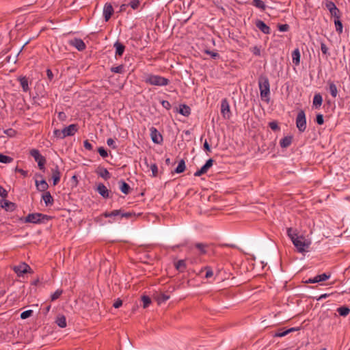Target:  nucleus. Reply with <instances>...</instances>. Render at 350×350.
<instances>
[{"label": "nucleus", "mask_w": 350, "mask_h": 350, "mask_svg": "<svg viewBox=\"0 0 350 350\" xmlns=\"http://www.w3.org/2000/svg\"><path fill=\"white\" fill-rule=\"evenodd\" d=\"M258 86L261 99L268 103L270 100V84L266 75H262L258 77Z\"/></svg>", "instance_id": "nucleus-1"}, {"label": "nucleus", "mask_w": 350, "mask_h": 350, "mask_svg": "<svg viewBox=\"0 0 350 350\" xmlns=\"http://www.w3.org/2000/svg\"><path fill=\"white\" fill-rule=\"evenodd\" d=\"M51 216L40 213H29L25 217H21L20 220L24 223H31L39 224L45 223L46 221L51 220Z\"/></svg>", "instance_id": "nucleus-2"}, {"label": "nucleus", "mask_w": 350, "mask_h": 350, "mask_svg": "<svg viewBox=\"0 0 350 350\" xmlns=\"http://www.w3.org/2000/svg\"><path fill=\"white\" fill-rule=\"evenodd\" d=\"M145 82L152 85L165 86L169 84L170 80L159 75L150 74L146 77Z\"/></svg>", "instance_id": "nucleus-3"}, {"label": "nucleus", "mask_w": 350, "mask_h": 350, "mask_svg": "<svg viewBox=\"0 0 350 350\" xmlns=\"http://www.w3.org/2000/svg\"><path fill=\"white\" fill-rule=\"evenodd\" d=\"M29 154L31 157H33L35 161L38 163V167L40 170L44 171L45 170V164L46 160L44 157H43L40 151L37 149H31L29 152Z\"/></svg>", "instance_id": "nucleus-4"}, {"label": "nucleus", "mask_w": 350, "mask_h": 350, "mask_svg": "<svg viewBox=\"0 0 350 350\" xmlns=\"http://www.w3.org/2000/svg\"><path fill=\"white\" fill-rule=\"evenodd\" d=\"M296 126L299 131L303 133L306 129V118L304 110L301 109L296 118Z\"/></svg>", "instance_id": "nucleus-5"}, {"label": "nucleus", "mask_w": 350, "mask_h": 350, "mask_svg": "<svg viewBox=\"0 0 350 350\" xmlns=\"http://www.w3.org/2000/svg\"><path fill=\"white\" fill-rule=\"evenodd\" d=\"M293 243L297 249V251L301 253L306 252V248L310 245V243L306 241L304 237L302 236L297 237L296 239L293 240Z\"/></svg>", "instance_id": "nucleus-6"}, {"label": "nucleus", "mask_w": 350, "mask_h": 350, "mask_svg": "<svg viewBox=\"0 0 350 350\" xmlns=\"http://www.w3.org/2000/svg\"><path fill=\"white\" fill-rule=\"evenodd\" d=\"M221 113L225 120H229L231 117L230 107L227 98H224L221 100Z\"/></svg>", "instance_id": "nucleus-7"}, {"label": "nucleus", "mask_w": 350, "mask_h": 350, "mask_svg": "<svg viewBox=\"0 0 350 350\" xmlns=\"http://www.w3.org/2000/svg\"><path fill=\"white\" fill-rule=\"evenodd\" d=\"M13 270L18 276H22L23 274L30 272L31 269L27 264L23 262L18 266H14Z\"/></svg>", "instance_id": "nucleus-8"}, {"label": "nucleus", "mask_w": 350, "mask_h": 350, "mask_svg": "<svg viewBox=\"0 0 350 350\" xmlns=\"http://www.w3.org/2000/svg\"><path fill=\"white\" fill-rule=\"evenodd\" d=\"M150 137L152 142L155 144H161L163 141V137L161 133L157 131V129L154 127H151L150 129Z\"/></svg>", "instance_id": "nucleus-9"}, {"label": "nucleus", "mask_w": 350, "mask_h": 350, "mask_svg": "<svg viewBox=\"0 0 350 350\" xmlns=\"http://www.w3.org/2000/svg\"><path fill=\"white\" fill-rule=\"evenodd\" d=\"M113 12L112 5L110 3H106L103 8V16L106 22L110 19Z\"/></svg>", "instance_id": "nucleus-10"}, {"label": "nucleus", "mask_w": 350, "mask_h": 350, "mask_svg": "<svg viewBox=\"0 0 350 350\" xmlns=\"http://www.w3.org/2000/svg\"><path fill=\"white\" fill-rule=\"evenodd\" d=\"M77 130H78L77 124H70L68 126L63 129L62 130V133H63V135L64 136V137H66L68 136L74 135L75 133L77 131Z\"/></svg>", "instance_id": "nucleus-11"}, {"label": "nucleus", "mask_w": 350, "mask_h": 350, "mask_svg": "<svg viewBox=\"0 0 350 350\" xmlns=\"http://www.w3.org/2000/svg\"><path fill=\"white\" fill-rule=\"evenodd\" d=\"M51 172H52V179H53V185L54 186L57 185L61 178V172L59 171V168L58 165H55V166L53 168H51Z\"/></svg>", "instance_id": "nucleus-12"}, {"label": "nucleus", "mask_w": 350, "mask_h": 350, "mask_svg": "<svg viewBox=\"0 0 350 350\" xmlns=\"http://www.w3.org/2000/svg\"><path fill=\"white\" fill-rule=\"evenodd\" d=\"M330 277L329 274H327L325 273L316 275L313 278H310L306 281V283H317L320 282H323L329 279Z\"/></svg>", "instance_id": "nucleus-13"}, {"label": "nucleus", "mask_w": 350, "mask_h": 350, "mask_svg": "<svg viewBox=\"0 0 350 350\" xmlns=\"http://www.w3.org/2000/svg\"><path fill=\"white\" fill-rule=\"evenodd\" d=\"M70 44L75 46L78 51H82L85 49L84 42L79 38H75L70 41Z\"/></svg>", "instance_id": "nucleus-14"}, {"label": "nucleus", "mask_w": 350, "mask_h": 350, "mask_svg": "<svg viewBox=\"0 0 350 350\" xmlns=\"http://www.w3.org/2000/svg\"><path fill=\"white\" fill-rule=\"evenodd\" d=\"M255 25L258 29H259L262 33L265 34H269L271 33V29L267 26L262 21L256 20Z\"/></svg>", "instance_id": "nucleus-15"}, {"label": "nucleus", "mask_w": 350, "mask_h": 350, "mask_svg": "<svg viewBox=\"0 0 350 350\" xmlns=\"http://www.w3.org/2000/svg\"><path fill=\"white\" fill-rule=\"evenodd\" d=\"M113 47L116 49V57L122 56L125 50V46L118 40L113 44Z\"/></svg>", "instance_id": "nucleus-16"}, {"label": "nucleus", "mask_w": 350, "mask_h": 350, "mask_svg": "<svg viewBox=\"0 0 350 350\" xmlns=\"http://www.w3.org/2000/svg\"><path fill=\"white\" fill-rule=\"evenodd\" d=\"M154 298L156 299V301H157L158 304H161L162 303L166 301L167 300H168L170 299V295H167V294H165L162 292H159V293H157L155 295H154Z\"/></svg>", "instance_id": "nucleus-17"}, {"label": "nucleus", "mask_w": 350, "mask_h": 350, "mask_svg": "<svg viewBox=\"0 0 350 350\" xmlns=\"http://www.w3.org/2000/svg\"><path fill=\"white\" fill-rule=\"evenodd\" d=\"M97 191L104 198H107L109 197V191L107 189V188L103 183L98 184V185L97 187Z\"/></svg>", "instance_id": "nucleus-18"}, {"label": "nucleus", "mask_w": 350, "mask_h": 350, "mask_svg": "<svg viewBox=\"0 0 350 350\" xmlns=\"http://www.w3.org/2000/svg\"><path fill=\"white\" fill-rule=\"evenodd\" d=\"M6 211H13L16 209V205L15 203L10 202L8 200H4L1 206Z\"/></svg>", "instance_id": "nucleus-19"}, {"label": "nucleus", "mask_w": 350, "mask_h": 350, "mask_svg": "<svg viewBox=\"0 0 350 350\" xmlns=\"http://www.w3.org/2000/svg\"><path fill=\"white\" fill-rule=\"evenodd\" d=\"M36 186L37 187V189L40 191H46L47 189L49 188V185L46 182L45 180H42L40 181L36 180Z\"/></svg>", "instance_id": "nucleus-20"}, {"label": "nucleus", "mask_w": 350, "mask_h": 350, "mask_svg": "<svg viewBox=\"0 0 350 350\" xmlns=\"http://www.w3.org/2000/svg\"><path fill=\"white\" fill-rule=\"evenodd\" d=\"M42 198L44 201L46 206L53 205L54 200L49 191H45Z\"/></svg>", "instance_id": "nucleus-21"}, {"label": "nucleus", "mask_w": 350, "mask_h": 350, "mask_svg": "<svg viewBox=\"0 0 350 350\" xmlns=\"http://www.w3.org/2000/svg\"><path fill=\"white\" fill-rule=\"evenodd\" d=\"M119 185H120V189L124 194L127 195L130 193L131 187L129 184H127L124 180H121L119 181Z\"/></svg>", "instance_id": "nucleus-22"}, {"label": "nucleus", "mask_w": 350, "mask_h": 350, "mask_svg": "<svg viewBox=\"0 0 350 350\" xmlns=\"http://www.w3.org/2000/svg\"><path fill=\"white\" fill-rule=\"evenodd\" d=\"M292 141V136H286L280 140V145L282 148H287L291 144Z\"/></svg>", "instance_id": "nucleus-23"}, {"label": "nucleus", "mask_w": 350, "mask_h": 350, "mask_svg": "<svg viewBox=\"0 0 350 350\" xmlns=\"http://www.w3.org/2000/svg\"><path fill=\"white\" fill-rule=\"evenodd\" d=\"M178 112L184 116H189L191 113V109L187 105L183 104L180 105Z\"/></svg>", "instance_id": "nucleus-24"}, {"label": "nucleus", "mask_w": 350, "mask_h": 350, "mask_svg": "<svg viewBox=\"0 0 350 350\" xmlns=\"http://www.w3.org/2000/svg\"><path fill=\"white\" fill-rule=\"evenodd\" d=\"M292 59L293 62L296 66L299 65L300 63V52L298 49L294 50L292 53Z\"/></svg>", "instance_id": "nucleus-25"}, {"label": "nucleus", "mask_w": 350, "mask_h": 350, "mask_svg": "<svg viewBox=\"0 0 350 350\" xmlns=\"http://www.w3.org/2000/svg\"><path fill=\"white\" fill-rule=\"evenodd\" d=\"M175 268L180 272H183L186 269V262L185 260H179L174 264Z\"/></svg>", "instance_id": "nucleus-26"}, {"label": "nucleus", "mask_w": 350, "mask_h": 350, "mask_svg": "<svg viewBox=\"0 0 350 350\" xmlns=\"http://www.w3.org/2000/svg\"><path fill=\"white\" fill-rule=\"evenodd\" d=\"M322 103H323L322 96L319 93L316 94L313 98V105L316 108H319L322 105Z\"/></svg>", "instance_id": "nucleus-27"}, {"label": "nucleus", "mask_w": 350, "mask_h": 350, "mask_svg": "<svg viewBox=\"0 0 350 350\" xmlns=\"http://www.w3.org/2000/svg\"><path fill=\"white\" fill-rule=\"evenodd\" d=\"M22 87V89L24 92H27L29 91V85H28V80L26 77H21L18 79Z\"/></svg>", "instance_id": "nucleus-28"}, {"label": "nucleus", "mask_w": 350, "mask_h": 350, "mask_svg": "<svg viewBox=\"0 0 350 350\" xmlns=\"http://www.w3.org/2000/svg\"><path fill=\"white\" fill-rule=\"evenodd\" d=\"M328 83L330 94L332 95V97L336 98L338 94V90L336 85L334 83V82L329 81Z\"/></svg>", "instance_id": "nucleus-29"}, {"label": "nucleus", "mask_w": 350, "mask_h": 350, "mask_svg": "<svg viewBox=\"0 0 350 350\" xmlns=\"http://www.w3.org/2000/svg\"><path fill=\"white\" fill-rule=\"evenodd\" d=\"M55 322L62 328L66 327V319L64 315L58 316Z\"/></svg>", "instance_id": "nucleus-30"}, {"label": "nucleus", "mask_w": 350, "mask_h": 350, "mask_svg": "<svg viewBox=\"0 0 350 350\" xmlns=\"http://www.w3.org/2000/svg\"><path fill=\"white\" fill-rule=\"evenodd\" d=\"M97 174L105 180H108L111 177L109 171L106 168L100 169V171H97Z\"/></svg>", "instance_id": "nucleus-31"}, {"label": "nucleus", "mask_w": 350, "mask_h": 350, "mask_svg": "<svg viewBox=\"0 0 350 350\" xmlns=\"http://www.w3.org/2000/svg\"><path fill=\"white\" fill-rule=\"evenodd\" d=\"M185 168H186L185 162L183 159H181L179 161L178 165L176 167V168L175 169L174 172L177 174H180V173L183 172L185 170Z\"/></svg>", "instance_id": "nucleus-32"}, {"label": "nucleus", "mask_w": 350, "mask_h": 350, "mask_svg": "<svg viewBox=\"0 0 350 350\" xmlns=\"http://www.w3.org/2000/svg\"><path fill=\"white\" fill-rule=\"evenodd\" d=\"M337 312L340 316L346 317L350 313V309L347 306H342L337 309Z\"/></svg>", "instance_id": "nucleus-33"}, {"label": "nucleus", "mask_w": 350, "mask_h": 350, "mask_svg": "<svg viewBox=\"0 0 350 350\" xmlns=\"http://www.w3.org/2000/svg\"><path fill=\"white\" fill-rule=\"evenodd\" d=\"M196 247L199 250L200 254H205L206 253V247H208V245L198 243L195 245Z\"/></svg>", "instance_id": "nucleus-34"}, {"label": "nucleus", "mask_w": 350, "mask_h": 350, "mask_svg": "<svg viewBox=\"0 0 350 350\" xmlns=\"http://www.w3.org/2000/svg\"><path fill=\"white\" fill-rule=\"evenodd\" d=\"M330 14L332 17L334 18V19L340 18L341 16V12L340 10L336 7L334 6L333 9H332L330 11Z\"/></svg>", "instance_id": "nucleus-35"}, {"label": "nucleus", "mask_w": 350, "mask_h": 350, "mask_svg": "<svg viewBox=\"0 0 350 350\" xmlns=\"http://www.w3.org/2000/svg\"><path fill=\"white\" fill-rule=\"evenodd\" d=\"M252 4L262 10H265L266 8V5L262 0H253Z\"/></svg>", "instance_id": "nucleus-36"}, {"label": "nucleus", "mask_w": 350, "mask_h": 350, "mask_svg": "<svg viewBox=\"0 0 350 350\" xmlns=\"http://www.w3.org/2000/svg\"><path fill=\"white\" fill-rule=\"evenodd\" d=\"M111 72L122 74L124 72V66L121 64L118 66H113L110 68Z\"/></svg>", "instance_id": "nucleus-37"}, {"label": "nucleus", "mask_w": 350, "mask_h": 350, "mask_svg": "<svg viewBox=\"0 0 350 350\" xmlns=\"http://www.w3.org/2000/svg\"><path fill=\"white\" fill-rule=\"evenodd\" d=\"M334 24L336 27V31L340 34L342 32V23L340 21V18L334 19Z\"/></svg>", "instance_id": "nucleus-38"}, {"label": "nucleus", "mask_w": 350, "mask_h": 350, "mask_svg": "<svg viewBox=\"0 0 350 350\" xmlns=\"http://www.w3.org/2000/svg\"><path fill=\"white\" fill-rule=\"evenodd\" d=\"M13 158L9 156L4 155L3 154H0V163H10L13 161Z\"/></svg>", "instance_id": "nucleus-39"}, {"label": "nucleus", "mask_w": 350, "mask_h": 350, "mask_svg": "<svg viewBox=\"0 0 350 350\" xmlns=\"http://www.w3.org/2000/svg\"><path fill=\"white\" fill-rule=\"evenodd\" d=\"M103 215L105 217H114V216H118V215H120L121 216V210H113V211L111 212H105Z\"/></svg>", "instance_id": "nucleus-40"}, {"label": "nucleus", "mask_w": 350, "mask_h": 350, "mask_svg": "<svg viewBox=\"0 0 350 350\" xmlns=\"http://www.w3.org/2000/svg\"><path fill=\"white\" fill-rule=\"evenodd\" d=\"M142 301H143V307L144 308H148L151 303V299L147 295H143Z\"/></svg>", "instance_id": "nucleus-41"}, {"label": "nucleus", "mask_w": 350, "mask_h": 350, "mask_svg": "<svg viewBox=\"0 0 350 350\" xmlns=\"http://www.w3.org/2000/svg\"><path fill=\"white\" fill-rule=\"evenodd\" d=\"M63 293V291L62 289H57L54 293H53L51 296V299L52 301L57 299Z\"/></svg>", "instance_id": "nucleus-42"}, {"label": "nucleus", "mask_w": 350, "mask_h": 350, "mask_svg": "<svg viewBox=\"0 0 350 350\" xmlns=\"http://www.w3.org/2000/svg\"><path fill=\"white\" fill-rule=\"evenodd\" d=\"M287 234L292 241L293 240H295L296 239L297 237H298L297 236V234L294 232L292 228H287Z\"/></svg>", "instance_id": "nucleus-43"}, {"label": "nucleus", "mask_w": 350, "mask_h": 350, "mask_svg": "<svg viewBox=\"0 0 350 350\" xmlns=\"http://www.w3.org/2000/svg\"><path fill=\"white\" fill-rule=\"evenodd\" d=\"M32 314H33V310H28L23 312L21 314V318L22 319H26L30 317L31 316H32Z\"/></svg>", "instance_id": "nucleus-44"}, {"label": "nucleus", "mask_w": 350, "mask_h": 350, "mask_svg": "<svg viewBox=\"0 0 350 350\" xmlns=\"http://www.w3.org/2000/svg\"><path fill=\"white\" fill-rule=\"evenodd\" d=\"M321 50L323 55H325L326 56L329 55V49L327 46V45L323 42L321 43Z\"/></svg>", "instance_id": "nucleus-45"}, {"label": "nucleus", "mask_w": 350, "mask_h": 350, "mask_svg": "<svg viewBox=\"0 0 350 350\" xmlns=\"http://www.w3.org/2000/svg\"><path fill=\"white\" fill-rule=\"evenodd\" d=\"M288 334L286 330L283 331L282 329H278L273 335L274 337H283Z\"/></svg>", "instance_id": "nucleus-46"}, {"label": "nucleus", "mask_w": 350, "mask_h": 350, "mask_svg": "<svg viewBox=\"0 0 350 350\" xmlns=\"http://www.w3.org/2000/svg\"><path fill=\"white\" fill-rule=\"evenodd\" d=\"M324 4H325V8L329 11H330L332 9H333L334 8V6H336L335 3L333 1H329V0H326L324 2Z\"/></svg>", "instance_id": "nucleus-47"}, {"label": "nucleus", "mask_w": 350, "mask_h": 350, "mask_svg": "<svg viewBox=\"0 0 350 350\" xmlns=\"http://www.w3.org/2000/svg\"><path fill=\"white\" fill-rule=\"evenodd\" d=\"M128 5H130L133 10H136L138 8V7L139 5V0H131Z\"/></svg>", "instance_id": "nucleus-48"}, {"label": "nucleus", "mask_w": 350, "mask_h": 350, "mask_svg": "<svg viewBox=\"0 0 350 350\" xmlns=\"http://www.w3.org/2000/svg\"><path fill=\"white\" fill-rule=\"evenodd\" d=\"M150 170L152 171V176L156 177L158 174V167L156 163L151 164Z\"/></svg>", "instance_id": "nucleus-49"}, {"label": "nucleus", "mask_w": 350, "mask_h": 350, "mask_svg": "<svg viewBox=\"0 0 350 350\" xmlns=\"http://www.w3.org/2000/svg\"><path fill=\"white\" fill-rule=\"evenodd\" d=\"M98 152L103 158H105L108 156L107 150L103 147H99L98 148Z\"/></svg>", "instance_id": "nucleus-50"}, {"label": "nucleus", "mask_w": 350, "mask_h": 350, "mask_svg": "<svg viewBox=\"0 0 350 350\" xmlns=\"http://www.w3.org/2000/svg\"><path fill=\"white\" fill-rule=\"evenodd\" d=\"M3 133H4V134L7 135L9 137H14L16 135V131L12 129H8L4 130Z\"/></svg>", "instance_id": "nucleus-51"}, {"label": "nucleus", "mask_w": 350, "mask_h": 350, "mask_svg": "<svg viewBox=\"0 0 350 350\" xmlns=\"http://www.w3.org/2000/svg\"><path fill=\"white\" fill-rule=\"evenodd\" d=\"M278 28L280 31H287L290 27L288 24H278Z\"/></svg>", "instance_id": "nucleus-52"}, {"label": "nucleus", "mask_w": 350, "mask_h": 350, "mask_svg": "<svg viewBox=\"0 0 350 350\" xmlns=\"http://www.w3.org/2000/svg\"><path fill=\"white\" fill-rule=\"evenodd\" d=\"M269 126L274 131H278L280 127L278 126V122L273 121L269 123Z\"/></svg>", "instance_id": "nucleus-53"}, {"label": "nucleus", "mask_w": 350, "mask_h": 350, "mask_svg": "<svg viewBox=\"0 0 350 350\" xmlns=\"http://www.w3.org/2000/svg\"><path fill=\"white\" fill-rule=\"evenodd\" d=\"M135 215L134 212L121 213V217H126L127 219L135 217Z\"/></svg>", "instance_id": "nucleus-54"}, {"label": "nucleus", "mask_w": 350, "mask_h": 350, "mask_svg": "<svg viewBox=\"0 0 350 350\" xmlns=\"http://www.w3.org/2000/svg\"><path fill=\"white\" fill-rule=\"evenodd\" d=\"M316 122L318 124L322 125L324 123L323 116L322 114H317L316 117Z\"/></svg>", "instance_id": "nucleus-55"}, {"label": "nucleus", "mask_w": 350, "mask_h": 350, "mask_svg": "<svg viewBox=\"0 0 350 350\" xmlns=\"http://www.w3.org/2000/svg\"><path fill=\"white\" fill-rule=\"evenodd\" d=\"M204 269L206 270V274H205V278H209L213 276V272L212 269L210 267H206L204 268Z\"/></svg>", "instance_id": "nucleus-56"}, {"label": "nucleus", "mask_w": 350, "mask_h": 350, "mask_svg": "<svg viewBox=\"0 0 350 350\" xmlns=\"http://www.w3.org/2000/svg\"><path fill=\"white\" fill-rule=\"evenodd\" d=\"M55 137L59 138V139H64L65 138L63 135V133H62V130L55 129L53 132Z\"/></svg>", "instance_id": "nucleus-57"}, {"label": "nucleus", "mask_w": 350, "mask_h": 350, "mask_svg": "<svg viewBox=\"0 0 350 350\" xmlns=\"http://www.w3.org/2000/svg\"><path fill=\"white\" fill-rule=\"evenodd\" d=\"M107 144L109 146L111 147L113 149H116L117 146L115 144V141L112 138H109L107 140Z\"/></svg>", "instance_id": "nucleus-58"}, {"label": "nucleus", "mask_w": 350, "mask_h": 350, "mask_svg": "<svg viewBox=\"0 0 350 350\" xmlns=\"http://www.w3.org/2000/svg\"><path fill=\"white\" fill-rule=\"evenodd\" d=\"M8 191L1 185H0V196L5 198L8 197Z\"/></svg>", "instance_id": "nucleus-59"}, {"label": "nucleus", "mask_w": 350, "mask_h": 350, "mask_svg": "<svg viewBox=\"0 0 350 350\" xmlns=\"http://www.w3.org/2000/svg\"><path fill=\"white\" fill-rule=\"evenodd\" d=\"M161 105L165 108L167 110H169L171 108V104L170 103L169 101L167 100H163L161 102Z\"/></svg>", "instance_id": "nucleus-60"}, {"label": "nucleus", "mask_w": 350, "mask_h": 350, "mask_svg": "<svg viewBox=\"0 0 350 350\" xmlns=\"http://www.w3.org/2000/svg\"><path fill=\"white\" fill-rule=\"evenodd\" d=\"M205 53L206 54H208L211 56L212 58L213 59H216L217 57H219V54L216 52H214V51H209V50H205Z\"/></svg>", "instance_id": "nucleus-61"}, {"label": "nucleus", "mask_w": 350, "mask_h": 350, "mask_svg": "<svg viewBox=\"0 0 350 350\" xmlns=\"http://www.w3.org/2000/svg\"><path fill=\"white\" fill-rule=\"evenodd\" d=\"M83 146L85 149L88 150H92L93 148L92 145L89 142L88 139L84 141Z\"/></svg>", "instance_id": "nucleus-62"}, {"label": "nucleus", "mask_w": 350, "mask_h": 350, "mask_svg": "<svg viewBox=\"0 0 350 350\" xmlns=\"http://www.w3.org/2000/svg\"><path fill=\"white\" fill-rule=\"evenodd\" d=\"M122 305V301L120 299H117L113 303V306L116 308H120Z\"/></svg>", "instance_id": "nucleus-63"}, {"label": "nucleus", "mask_w": 350, "mask_h": 350, "mask_svg": "<svg viewBox=\"0 0 350 350\" xmlns=\"http://www.w3.org/2000/svg\"><path fill=\"white\" fill-rule=\"evenodd\" d=\"M15 171L21 174L24 177H26L27 176V172L23 170V169L16 167Z\"/></svg>", "instance_id": "nucleus-64"}]
</instances>
